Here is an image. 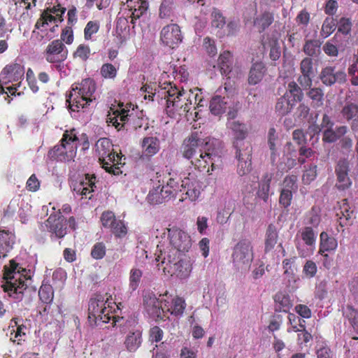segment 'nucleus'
Listing matches in <instances>:
<instances>
[{
  "label": "nucleus",
  "mask_w": 358,
  "mask_h": 358,
  "mask_svg": "<svg viewBox=\"0 0 358 358\" xmlns=\"http://www.w3.org/2000/svg\"><path fill=\"white\" fill-rule=\"evenodd\" d=\"M117 221L118 219L112 211H104L101 215V222L104 228L110 229Z\"/></svg>",
  "instance_id": "13d9d810"
},
{
  "label": "nucleus",
  "mask_w": 358,
  "mask_h": 358,
  "mask_svg": "<svg viewBox=\"0 0 358 358\" xmlns=\"http://www.w3.org/2000/svg\"><path fill=\"white\" fill-rule=\"evenodd\" d=\"M169 179L165 185H163L164 192L167 194L166 196H176L178 192H182V189L179 183L180 179H178L177 174L171 172L168 173Z\"/></svg>",
  "instance_id": "c85d7f7f"
},
{
  "label": "nucleus",
  "mask_w": 358,
  "mask_h": 358,
  "mask_svg": "<svg viewBox=\"0 0 358 358\" xmlns=\"http://www.w3.org/2000/svg\"><path fill=\"white\" fill-rule=\"evenodd\" d=\"M266 72L264 62H256L252 63L248 74V83L251 85L258 84L262 81Z\"/></svg>",
  "instance_id": "b1692460"
},
{
  "label": "nucleus",
  "mask_w": 358,
  "mask_h": 358,
  "mask_svg": "<svg viewBox=\"0 0 358 358\" xmlns=\"http://www.w3.org/2000/svg\"><path fill=\"white\" fill-rule=\"evenodd\" d=\"M106 253V248L103 242L96 243L92 248L91 256L94 259H103Z\"/></svg>",
  "instance_id": "0e129e2a"
},
{
  "label": "nucleus",
  "mask_w": 358,
  "mask_h": 358,
  "mask_svg": "<svg viewBox=\"0 0 358 358\" xmlns=\"http://www.w3.org/2000/svg\"><path fill=\"white\" fill-rule=\"evenodd\" d=\"M287 98L291 99L294 104L300 102L303 96V94L298 85L292 81L288 84L287 90L284 94Z\"/></svg>",
  "instance_id": "ea45409f"
},
{
  "label": "nucleus",
  "mask_w": 358,
  "mask_h": 358,
  "mask_svg": "<svg viewBox=\"0 0 358 358\" xmlns=\"http://www.w3.org/2000/svg\"><path fill=\"white\" fill-rule=\"evenodd\" d=\"M126 9L129 12L131 23L135 24V20L140 18L148 9V3L142 0H129L126 4Z\"/></svg>",
  "instance_id": "4be33fe9"
},
{
  "label": "nucleus",
  "mask_w": 358,
  "mask_h": 358,
  "mask_svg": "<svg viewBox=\"0 0 358 358\" xmlns=\"http://www.w3.org/2000/svg\"><path fill=\"white\" fill-rule=\"evenodd\" d=\"M337 22L333 17H327L324 20L322 29L321 36L324 38L329 36L336 29Z\"/></svg>",
  "instance_id": "49530a36"
},
{
  "label": "nucleus",
  "mask_w": 358,
  "mask_h": 358,
  "mask_svg": "<svg viewBox=\"0 0 358 358\" xmlns=\"http://www.w3.org/2000/svg\"><path fill=\"white\" fill-rule=\"evenodd\" d=\"M120 121L124 124L126 130L140 129L143 126V118L138 115V107L131 103L122 108Z\"/></svg>",
  "instance_id": "4468645a"
},
{
  "label": "nucleus",
  "mask_w": 358,
  "mask_h": 358,
  "mask_svg": "<svg viewBox=\"0 0 358 358\" xmlns=\"http://www.w3.org/2000/svg\"><path fill=\"white\" fill-rule=\"evenodd\" d=\"M338 32L343 35H350L352 23L350 18L342 17L337 22Z\"/></svg>",
  "instance_id": "bf43d9fd"
},
{
  "label": "nucleus",
  "mask_w": 358,
  "mask_h": 358,
  "mask_svg": "<svg viewBox=\"0 0 358 358\" xmlns=\"http://www.w3.org/2000/svg\"><path fill=\"white\" fill-rule=\"evenodd\" d=\"M320 79L326 86H331L336 83H345L346 74L343 71H336L335 66H328L322 69Z\"/></svg>",
  "instance_id": "aec40b11"
},
{
  "label": "nucleus",
  "mask_w": 358,
  "mask_h": 358,
  "mask_svg": "<svg viewBox=\"0 0 358 358\" xmlns=\"http://www.w3.org/2000/svg\"><path fill=\"white\" fill-rule=\"evenodd\" d=\"M321 42L319 40H308L306 41L303 50L310 57H317L321 52Z\"/></svg>",
  "instance_id": "37998d69"
},
{
  "label": "nucleus",
  "mask_w": 358,
  "mask_h": 358,
  "mask_svg": "<svg viewBox=\"0 0 358 358\" xmlns=\"http://www.w3.org/2000/svg\"><path fill=\"white\" fill-rule=\"evenodd\" d=\"M217 64L222 75H229L231 71L233 64V57L231 52L225 50L222 52L219 56Z\"/></svg>",
  "instance_id": "72a5a7b5"
},
{
  "label": "nucleus",
  "mask_w": 358,
  "mask_h": 358,
  "mask_svg": "<svg viewBox=\"0 0 358 358\" xmlns=\"http://www.w3.org/2000/svg\"><path fill=\"white\" fill-rule=\"evenodd\" d=\"M252 149L250 145L245 148L236 149V158L238 160L236 172L238 176H244L252 170Z\"/></svg>",
  "instance_id": "6ab92c4d"
},
{
  "label": "nucleus",
  "mask_w": 358,
  "mask_h": 358,
  "mask_svg": "<svg viewBox=\"0 0 358 358\" xmlns=\"http://www.w3.org/2000/svg\"><path fill=\"white\" fill-rule=\"evenodd\" d=\"M111 233L115 238H122L127 234L128 230L124 221L118 220V221L110 229Z\"/></svg>",
  "instance_id": "4d7b16f0"
},
{
  "label": "nucleus",
  "mask_w": 358,
  "mask_h": 358,
  "mask_svg": "<svg viewBox=\"0 0 358 358\" xmlns=\"http://www.w3.org/2000/svg\"><path fill=\"white\" fill-rule=\"evenodd\" d=\"M122 106L123 104H122L121 106L120 105V110H115L112 115L108 114L107 117L106 122L109 124H112L113 127H115V128L117 129V131L124 129V124L120 121L121 115L120 114V113H122Z\"/></svg>",
  "instance_id": "de8ad7c7"
},
{
  "label": "nucleus",
  "mask_w": 358,
  "mask_h": 358,
  "mask_svg": "<svg viewBox=\"0 0 358 358\" xmlns=\"http://www.w3.org/2000/svg\"><path fill=\"white\" fill-rule=\"evenodd\" d=\"M272 176L271 174L266 173L260 184L259 196L264 201L268 198L270 191V183L271 182Z\"/></svg>",
  "instance_id": "6e6d98bb"
},
{
  "label": "nucleus",
  "mask_w": 358,
  "mask_h": 358,
  "mask_svg": "<svg viewBox=\"0 0 358 358\" xmlns=\"http://www.w3.org/2000/svg\"><path fill=\"white\" fill-rule=\"evenodd\" d=\"M274 22V13L269 10H264L254 19V26L259 33L264 32Z\"/></svg>",
  "instance_id": "a878e982"
},
{
  "label": "nucleus",
  "mask_w": 358,
  "mask_h": 358,
  "mask_svg": "<svg viewBox=\"0 0 358 358\" xmlns=\"http://www.w3.org/2000/svg\"><path fill=\"white\" fill-rule=\"evenodd\" d=\"M343 315L348 320L355 331H358V310L352 306L348 305L343 312Z\"/></svg>",
  "instance_id": "09e8293b"
},
{
  "label": "nucleus",
  "mask_w": 358,
  "mask_h": 358,
  "mask_svg": "<svg viewBox=\"0 0 358 358\" xmlns=\"http://www.w3.org/2000/svg\"><path fill=\"white\" fill-rule=\"evenodd\" d=\"M45 224L52 239H61L67 234V220L62 215L51 214Z\"/></svg>",
  "instance_id": "2eb2a0df"
},
{
  "label": "nucleus",
  "mask_w": 358,
  "mask_h": 358,
  "mask_svg": "<svg viewBox=\"0 0 358 358\" xmlns=\"http://www.w3.org/2000/svg\"><path fill=\"white\" fill-rule=\"evenodd\" d=\"M143 275V272L141 269L137 268H132L129 273V289L131 291H135L138 289L141 280Z\"/></svg>",
  "instance_id": "8fccbe9b"
},
{
  "label": "nucleus",
  "mask_w": 358,
  "mask_h": 358,
  "mask_svg": "<svg viewBox=\"0 0 358 358\" xmlns=\"http://www.w3.org/2000/svg\"><path fill=\"white\" fill-rule=\"evenodd\" d=\"M317 177V166L311 164L304 170L302 176V181L305 185L310 184Z\"/></svg>",
  "instance_id": "69168bd1"
},
{
  "label": "nucleus",
  "mask_w": 358,
  "mask_h": 358,
  "mask_svg": "<svg viewBox=\"0 0 358 358\" xmlns=\"http://www.w3.org/2000/svg\"><path fill=\"white\" fill-rule=\"evenodd\" d=\"M342 201L343 206H341L340 212L337 213V216L339 217L340 225L344 227L348 224V222L352 217L353 211L350 210L347 199H343Z\"/></svg>",
  "instance_id": "a18cd8bd"
},
{
  "label": "nucleus",
  "mask_w": 358,
  "mask_h": 358,
  "mask_svg": "<svg viewBox=\"0 0 358 358\" xmlns=\"http://www.w3.org/2000/svg\"><path fill=\"white\" fill-rule=\"evenodd\" d=\"M320 248L318 253L335 251L338 247V241L334 236H329L327 232L322 231L320 235Z\"/></svg>",
  "instance_id": "bb28decb"
},
{
  "label": "nucleus",
  "mask_w": 358,
  "mask_h": 358,
  "mask_svg": "<svg viewBox=\"0 0 358 358\" xmlns=\"http://www.w3.org/2000/svg\"><path fill=\"white\" fill-rule=\"evenodd\" d=\"M95 151L99 164L108 173L118 176L122 173L119 165L122 164V155L114 151L113 145L108 138H101L95 144Z\"/></svg>",
  "instance_id": "39448f33"
},
{
  "label": "nucleus",
  "mask_w": 358,
  "mask_h": 358,
  "mask_svg": "<svg viewBox=\"0 0 358 358\" xmlns=\"http://www.w3.org/2000/svg\"><path fill=\"white\" fill-rule=\"evenodd\" d=\"M341 113L345 120L352 122L351 129L355 130V122H358V105L353 103H346Z\"/></svg>",
  "instance_id": "473e14b6"
},
{
  "label": "nucleus",
  "mask_w": 358,
  "mask_h": 358,
  "mask_svg": "<svg viewBox=\"0 0 358 358\" xmlns=\"http://www.w3.org/2000/svg\"><path fill=\"white\" fill-rule=\"evenodd\" d=\"M91 56V49L88 45L80 44L73 53L74 59H78L82 62H86Z\"/></svg>",
  "instance_id": "864d4df0"
},
{
  "label": "nucleus",
  "mask_w": 358,
  "mask_h": 358,
  "mask_svg": "<svg viewBox=\"0 0 358 358\" xmlns=\"http://www.w3.org/2000/svg\"><path fill=\"white\" fill-rule=\"evenodd\" d=\"M275 310L287 313L292 307V302L289 294L278 292L274 296Z\"/></svg>",
  "instance_id": "2f4dec72"
},
{
  "label": "nucleus",
  "mask_w": 358,
  "mask_h": 358,
  "mask_svg": "<svg viewBox=\"0 0 358 358\" xmlns=\"http://www.w3.org/2000/svg\"><path fill=\"white\" fill-rule=\"evenodd\" d=\"M227 128L231 131L234 136L233 145L235 149L245 148L248 143L244 140L248 135V129L245 124L237 120H228Z\"/></svg>",
  "instance_id": "a211bd4d"
},
{
  "label": "nucleus",
  "mask_w": 358,
  "mask_h": 358,
  "mask_svg": "<svg viewBox=\"0 0 358 358\" xmlns=\"http://www.w3.org/2000/svg\"><path fill=\"white\" fill-rule=\"evenodd\" d=\"M282 189L289 190L291 192H296L298 189L297 176L295 175L287 176L282 182Z\"/></svg>",
  "instance_id": "680f3d73"
},
{
  "label": "nucleus",
  "mask_w": 358,
  "mask_h": 358,
  "mask_svg": "<svg viewBox=\"0 0 358 358\" xmlns=\"http://www.w3.org/2000/svg\"><path fill=\"white\" fill-rule=\"evenodd\" d=\"M40 300L45 304H51L54 299V290L50 284L43 283L38 290Z\"/></svg>",
  "instance_id": "79ce46f5"
},
{
  "label": "nucleus",
  "mask_w": 358,
  "mask_h": 358,
  "mask_svg": "<svg viewBox=\"0 0 358 358\" xmlns=\"http://www.w3.org/2000/svg\"><path fill=\"white\" fill-rule=\"evenodd\" d=\"M115 303L109 301V297L101 294H94L88 303L89 322L96 324L99 321L108 323L112 320L115 325L120 319L115 315Z\"/></svg>",
  "instance_id": "20e7f679"
},
{
  "label": "nucleus",
  "mask_w": 358,
  "mask_h": 358,
  "mask_svg": "<svg viewBox=\"0 0 358 358\" xmlns=\"http://www.w3.org/2000/svg\"><path fill=\"white\" fill-rule=\"evenodd\" d=\"M14 244V236L8 231H0V259L6 257Z\"/></svg>",
  "instance_id": "c756f323"
},
{
  "label": "nucleus",
  "mask_w": 358,
  "mask_h": 358,
  "mask_svg": "<svg viewBox=\"0 0 358 358\" xmlns=\"http://www.w3.org/2000/svg\"><path fill=\"white\" fill-rule=\"evenodd\" d=\"M79 138L75 129L66 130L59 144L55 145L48 152V158L52 161L69 162L76 157Z\"/></svg>",
  "instance_id": "423d86ee"
},
{
  "label": "nucleus",
  "mask_w": 358,
  "mask_h": 358,
  "mask_svg": "<svg viewBox=\"0 0 358 358\" xmlns=\"http://www.w3.org/2000/svg\"><path fill=\"white\" fill-rule=\"evenodd\" d=\"M24 69L22 66L17 63H13L6 65L1 72L0 81L3 84L18 81L24 76Z\"/></svg>",
  "instance_id": "412c9836"
},
{
  "label": "nucleus",
  "mask_w": 358,
  "mask_h": 358,
  "mask_svg": "<svg viewBox=\"0 0 358 358\" xmlns=\"http://www.w3.org/2000/svg\"><path fill=\"white\" fill-rule=\"evenodd\" d=\"M143 305L148 314L157 320H164L166 315V304L162 306V300L158 299L152 292H146L143 296Z\"/></svg>",
  "instance_id": "9b49d317"
},
{
  "label": "nucleus",
  "mask_w": 358,
  "mask_h": 358,
  "mask_svg": "<svg viewBox=\"0 0 358 358\" xmlns=\"http://www.w3.org/2000/svg\"><path fill=\"white\" fill-rule=\"evenodd\" d=\"M350 171L349 161L345 159H340L335 166L336 176V187L340 191H344L352 186V180L348 176Z\"/></svg>",
  "instance_id": "f3484780"
},
{
  "label": "nucleus",
  "mask_w": 358,
  "mask_h": 358,
  "mask_svg": "<svg viewBox=\"0 0 358 358\" xmlns=\"http://www.w3.org/2000/svg\"><path fill=\"white\" fill-rule=\"evenodd\" d=\"M167 194L164 192V188L160 185L157 187L152 189L150 191L147 196L148 203L152 205L162 203L166 199H170L172 196H166Z\"/></svg>",
  "instance_id": "c9c22d12"
},
{
  "label": "nucleus",
  "mask_w": 358,
  "mask_h": 358,
  "mask_svg": "<svg viewBox=\"0 0 358 358\" xmlns=\"http://www.w3.org/2000/svg\"><path fill=\"white\" fill-rule=\"evenodd\" d=\"M119 65L115 66L111 63H104L100 68V75L104 79L115 80L117 75Z\"/></svg>",
  "instance_id": "c03bdc74"
},
{
  "label": "nucleus",
  "mask_w": 358,
  "mask_h": 358,
  "mask_svg": "<svg viewBox=\"0 0 358 358\" xmlns=\"http://www.w3.org/2000/svg\"><path fill=\"white\" fill-rule=\"evenodd\" d=\"M95 180L96 176L94 174H85V180L80 182V185L77 187V191L80 192L81 195L85 196L87 198L88 194L94 192Z\"/></svg>",
  "instance_id": "f704fd0d"
},
{
  "label": "nucleus",
  "mask_w": 358,
  "mask_h": 358,
  "mask_svg": "<svg viewBox=\"0 0 358 358\" xmlns=\"http://www.w3.org/2000/svg\"><path fill=\"white\" fill-rule=\"evenodd\" d=\"M201 174L193 171L189 172L187 176L181 180L180 187L182 192H185V199L188 198L190 201H194L199 198L201 189Z\"/></svg>",
  "instance_id": "f8f14e48"
},
{
  "label": "nucleus",
  "mask_w": 358,
  "mask_h": 358,
  "mask_svg": "<svg viewBox=\"0 0 358 358\" xmlns=\"http://www.w3.org/2000/svg\"><path fill=\"white\" fill-rule=\"evenodd\" d=\"M210 110L215 115H220L223 114L227 108V102L224 98L220 96H215L212 98L209 106Z\"/></svg>",
  "instance_id": "58836bf2"
},
{
  "label": "nucleus",
  "mask_w": 358,
  "mask_h": 358,
  "mask_svg": "<svg viewBox=\"0 0 358 358\" xmlns=\"http://www.w3.org/2000/svg\"><path fill=\"white\" fill-rule=\"evenodd\" d=\"M20 269L13 259L10 261L9 265L3 267V279L6 280L3 289L10 296L17 300L22 299L24 292L27 288V279L20 273Z\"/></svg>",
  "instance_id": "0eeeda50"
},
{
  "label": "nucleus",
  "mask_w": 358,
  "mask_h": 358,
  "mask_svg": "<svg viewBox=\"0 0 358 358\" xmlns=\"http://www.w3.org/2000/svg\"><path fill=\"white\" fill-rule=\"evenodd\" d=\"M142 148L144 155L152 157L159 151V141L157 137H145L142 141Z\"/></svg>",
  "instance_id": "7c9ffc66"
},
{
  "label": "nucleus",
  "mask_w": 358,
  "mask_h": 358,
  "mask_svg": "<svg viewBox=\"0 0 358 358\" xmlns=\"http://www.w3.org/2000/svg\"><path fill=\"white\" fill-rule=\"evenodd\" d=\"M182 156L189 160L194 169L199 172L212 174L215 166L209 149H203V141L193 133L184 140L180 148Z\"/></svg>",
  "instance_id": "f257e3e1"
},
{
  "label": "nucleus",
  "mask_w": 358,
  "mask_h": 358,
  "mask_svg": "<svg viewBox=\"0 0 358 358\" xmlns=\"http://www.w3.org/2000/svg\"><path fill=\"white\" fill-rule=\"evenodd\" d=\"M100 28L98 21H89L84 29V38L85 40H90L93 34H96Z\"/></svg>",
  "instance_id": "e2e57ef3"
},
{
  "label": "nucleus",
  "mask_w": 358,
  "mask_h": 358,
  "mask_svg": "<svg viewBox=\"0 0 358 358\" xmlns=\"http://www.w3.org/2000/svg\"><path fill=\"white\" fill-rule=\"evenodd\" d=\"M162 43L172 49L177 47L182 41L180 27L177 24H170L164 27L160 32Z\"/></svg>",
  "instance_id": "dca6fc26"
},
{
  "label": "nucleus",
  "mask_w": 358,
  "mask_h": 358,
  "mask_svg": "<svg viewBox=\"0 0 358 358\" xmlns=\"http://www.w3.org/2000/svg\"><path fill=\"white\" fill-rule=\"evenodd\" d=\"M211 24L213 27L222 29L226 24L225 17L217 8H214L211 13Z\"/></svg>",
  "instance_id": "052dcab7"
},
{
  "label": "nucleus",
  "mask_w": 358,
  "mask_h": 358,
  "mask_svg": "<svg viewBox=\"0 0 358 358\" xmlns=\"http://www.w3.org/2000/svg\"><path fill=\"white\" fill-rule=\"evenodd\" d=\"M176 5L174 0H162L159 9L161 19L169 20L174 15Z\"/></svg>",
  "instance_id": "4c0bfd02"
},
{
  "label": "nucleus",
  "mask_w": 358,
  "mask_h": 358,
  "mask_svg": "<svg viewBox=\"0 0 358 358\" xmlns=\"http://www.w3.org/2000/svg\"><path fill=\"white\" fill-rule=\"evenodd\" d=\"M231 258L238 270H248L254 259L251 241L248 239L240 240L234 247Z\"/></svg>",
  "instance_id": "1a4fd4ad"
},
{
  "label": "nucleus",
  "mask_w": 358,
  "mask_h": 358,
  "mask_svg": "<svg viewBox=\"0 0 358 358\" xmlns=\"http://www.w3.org/2000/svg\"><path fill=\"white\" fill-rule=\"evenodd\" d=\"M320 212V210L318 207L313 206L306 214V224L311 225L312 227H317L321 221Z\"/></svg>",
  "instance_id": "603ef678"
},
{
  "label": "nucleus",
  "mask_w": 358,
  "mask_h": 358,
  "mask_svg": "<svg viewBox=\"0 0 358 358\" xmlns=\"http://www.w3.org/2000/svg\"><path fill=\"white\" fill-rule=\"evenodd\" d=\"M96 85L92 78L83 79L80 83H75L66 96V103L69 110L79 112L90 106L96 99Z\"/></svg>",
  "instance_id": "7ed1b4c3"
},
{
  "label": "nucleus",
  "mask_w": 358,
  "mask_h": 358,
  "mask_svg": "<svg viewBox=\"0 0 358 358\" xmlns=\"http://www.w3.org/2000/svg\"><path fill=\"white\" fill-rule=\"evenodd\" d=\"M187 94L189 96L187 101L193 103L192 106H195V105H196L197 107L203 106L201 90L195 89L194 91L189 90L187 92Z\"/></svg>",
  "instance_id": "338daca9"
},
{
  "label": "nucleus",
  "mask_w": 358,
  "mask_h": 358,
  "mask_svg": "<svg viewBox=\"0 0 358 358\" xmlns=\"http://www.w3.org/2000/svg\"><path fill=\"white\" fill-rule=\"evenodd\" d=\"M9 328L10 330V339L13 343L17 342V345H22V341H25L26 333L24 329L26 327L23 324H18L17 318H13L10 320Z\"/></svg>",
  "instance_id": "393cba45"
},
{
  "label": "nucleus",
  "mask_w": 358,
  "mask_h": 358,
  "mask_svg": "<svg viewBox=\"0 0 358 358\" xmlns=\"http://www.w3.org/2000/svg\"><path fill=\"white\" fill-rule=\"evenodd\" d=\"M308 96L313 100L317 106L323 104L324 92L321 88H311L308 92Z\"/></svg>",
  "instance_id": "774afa93"
},
{
  "label": "nucleus",
  "mask_w": 358,
  "mask_h": 358,
  "mask_svg": "<svg viewBox=\"0 0 358 358\" xmlns=\"http://www.w3.org/2000/svg\"><path fill=\"white\" fill-rule=\"evenodd\" d=\"M278 240V231L276 226L270 224L267 227L264 238V252L271 251L275 246Z\"/></svg>",
  "instance_id": "cd10ccee"
},
{
  "label": "nucleus",
  "mask_w": 358,
  "mask_h": 358,
  "mask_svg": "<svg viewBox=\"0 0 358 358\" xmlns=\"http://www.w3.org/2000/svg\"><path fill=\"white\" fill-rule=\"evenodd\" d=\"M185 307V300L182 297L176 296L173 299L171 307L166 306V314L169 313L176 316L180 315L183 313Z\"/></svg>",
  "instance_id": "a19ab883"
},
{
  "label": "nucleus",
  "mask_w": 358,
  "mask_h": 358,
  "mask_svg": "<svg viewBox=\"0 0 358 358\" xmlns=\"http://www.w3.org/2000/svg\"><path fill=\"white\" fill-rule=\"evenodd\" d=\"M159 87L162 95L166 100V112L169 117H174L178 115L187 117L191 109H196V106H192L193 103L187 101V91L182 88L179 89L171 82L164 83Z\"/></svg>",
  "instance_id": "f03ea898"
},
{
  "label": "nucleus",
  "mask_w": 358,
  "mask_h": 358,
  "mask_svg": "<svg viewBox=\"0 0 358 358\" xmlns=\"http://www.w3.org/2000/svg\"><path fill=\"white\" fill-rule=\"evenodd\" d=\"M162 265L164 273L180 280L188 278L192 271L190 258L173 251H169L164 256Z\"/></svg>",
  "instance_id": "6e6552de"
},
{
  "label": "nucleus",
  "mask_w": 358,
  "mask_h": 358,
  "mask_svg": "<svg viewBox=\"0 0 358 358\" xmlns=\"http://www.w3.org/2000/svg\"><path fill=\"white\" fill-rule=\"evenodd\" d=\"M167 231L169 244L173 248L169 251L177 254L189 251L192 247V239L186 231L175 226L167 229Z\"/></svg>",
  "instance_id": "9d476101"
},
{
  "label": "nucleus",
  "mask_w": 358,
  "mask_h": 358,
  "mask_svg": "<svg viewBox=\"0 0 358 358\" xmlns=\"http://www.w3.org/2000/svg\"><path fill=\"white\" fill-rule=\"evenodd\" d=\"M301 237L308 246H313L315 243L316 236L312 227H305L301 231Z\"/></svg>",
  "instance_id": "5fc2aeb1"
},
{
  "label": "nucleus",
  "mask_w": 358,
  "mask_h": 358,
  "mask_svg": "<svg viewBox=\"0 0 358 358\" xmlns=\"http://www.w3.org/2000/svg\"><path fill=\"white\" fill-rule=\"evenodd\" d=\"M296 104L291 99L287 98L285 95L278 99L275 104V110L280 115H285L290 113Z\"/></svg>",
  "instance_id": "e433bc0d"
},
{
  "label": "nucleus",
  "mask_w": 358,
  "mask_h": 358,
  "mask_svg": "<svg viewBox=\"0 0 358 358\" xmlns=\"http://www.w3.org/2000/svg\"><path fill=\"white\" fill-rule=\"evenodd\" d=\"M142 343V331L135 329L129 331L126 335L124 345L128 352H135L141 346Z\"/></svg>",
  "instance_id": "5701e85b"
},
{
  "label": "nucleus",
  "mask_w": 358,
  "mask_h": 358,
  "mask_svg": "<svg viewBox=\"0 0 358 358\" xmlns=\"http://www.w3.org/2000/svg\"><path fill=\"white\" fill-rule=\"evenodd\" d=\"M68 49L59 39L51 41L43 51L45 60L51 64H60L64 62L68 57Z\"/></svg>",
  "instance_id": "ddd939ff"
},
{
  "label": "nucleus",
  "mask_w": 358,
  "mask_h": 358,
  "mask_svg": "<svg viewBox=\"0 0 358 358\" xmlns=\"http://www.w3.org/2000/svg\"><path fill=\"white\" fill-rule=\"evenodd\" d=\"M52 13H48L45 10L42 13L40 18L37 20L35 27L36 29H40L41 27H43L45 25H48L51 23H57L59 22V19L57 18Z\"/></svg>",
  "instance_id": "3c124183"
}]
</instances>
